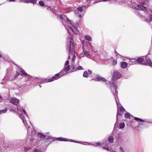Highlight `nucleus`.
<instances>
[{
	"label": "nucleus",
	"instance_id": "nucleus-1",
	"mask_svg": "<svg viewBox=\"0 0 152 152\" xmlns=\"http://www.w3.org/2000/svg\"><path fill=\"white\" fill-rule=\"evenodd\" d=\"M67 50L68 51L69 53L73 54L74 53V43L71 36L67 37Z\"/></svg>",
	"mask_w": 152,
	"mask_h": 152
},
{
	"label": "nucleus",
	"instance_id": "nucleus-2",
	"mask_svg": "<svg viewBox=\"0 0 152 152\" xmlns=\"http://www.w3.org/2000/svg\"><path fill=\"white\" fill-rule=\"evenodd\" d=\"M115 94H114V96L118 109L117 115V119L118 120V115L121 116L122 114L120 112L123 113L125 111V110L119 103L118 99L117 97L118 91L116 90H115Z\"/></svg>",
	"mask_w": 152,
	"mask_h": 152
},
{
	"label": "nucleus",
	"instance_id": "nucleus-3",
	"mask_svg": "<svg viewBox=\"0 0 152 152\" xmlns=\"http://www.w3.org/2000/svg\"><path fill=\"white\" fill-rule=\"evenodd\" d=\"M66 74V73L64 72V71L63 69L58 73L56 74L54 76L52 77L53 79L51 80L50 81H53L54 80L58 79L59 78L62 77L63 76L65 75Z\"/></svg>",
	"mask_w": 152,
	"mask_h": 152
},
{
	"label": "nucleus",
	"instance_id": "nucleus-4",
	"mask_svg": "<svg viewBox=\"0 0 152 152\" xmlns=\"http://www.w3.org/2000/svg\"><path fill=\"white\" fill-rule=\"evenodd\" d=\"M121 74L120 72L117 71H115L113 72L112 80L113 81H115L120 78L121 77Z\"/></svg>",
	"mask_w": 152,
	"mask_h": 152
},
{
	"label": "nucleus",
	"instance_id": "nucleus-5",
	"mask_svg": "<svg viewBox=\"0 0 152 152\" xmlns=\"http://www.w3.org/2000/svg\"><path fill=\"white\" fill-rule=\"evenodd\" d=\"M70 24L74 28V29L73 28H72L71 27H70V28L72 30L73 33L75 34H76V33H75V29L76 31L77 32L79 31V30L77 29V27L78 26V24L76 23L75 24L72 21V22H70Z\"/></svg>",
	"mask_w": 152,
	"mask_h": 152
},
{
	"label": "nucleus",
	"instance_id": "nucleus-6",
	"mask_svg": "<svg viewBox=\"0 0 152 152\" xmlns=\"http://www.w3.org/2000/svg\"><path fill=\"white\" fill-rule=\"evenodd\" d=\"M28 124V126H27V125H26V127L28 128V129H27L28 132V133H31V135L33 136L35 134V131L33 128H32L31 129H30V126L31 125V124L29 125Z\"/></svg>",
	"mask_w": 152,
	"mask_h": 152
},
{
	"label": "nucleus",
	"instance_id": "nucleus-7",
	"mask_svg": "<svg viewBox=\"0 0 152 152\" xmlns=\"http://www.w3.org/2000/svg\"><path fill=\"white\" fill-rule=\"evenodd\" d=\"M134 8L136 10H143L145 11L147 10L146 7L142 4H138L135 6Z\"/></svg>",
	"mask_w": 152,
	"mask_h": 152
},
{
	"label": "nucleus",
	"instance_id": "nucleus-8",
	"mask_svg": "<svg viewBox=\"0 0 152 152\" xmlns=\"http://www.w3.org/2000/svg\"><path fill=\"white\" fill-rule=\"evenodd\" d=\"M56 139L58 141H69L70 142H74L76 143H82L80 142H77L76 141H74L70 139L69 140L68 139L66 138H56Z\"/></svg>",
	"mask_w": 152,
	"mask_h": 152
},
{
	"label": "nucleus",
	"instance_id": "nucleus-9",
	"mask_svg": "<svg viewBox=\"0 0 152 152\" xmlns=\"http://www.w3.org/2000/svg\"><path fill=\"white\" fill-rule=\"evenodd\" d=\"M19 115V117L22 120V121L23 122L24 124L26 126V125H27V126H28V124H29V125L30 124V122L29 121L28 119V120H26V121H25L24 120V118L23 117V115L21 114H20Z\"/></svg>",
	"mask_w": 152,
	"mask_h": 152
},
{
	"label": "nucleus",
	"instance_id": "nucleus-10",
	"mask_svg": "<svg viewBox=\"0 0 152 152\" xmlns=\"http://www.w3.org/2000/svg\"><path fill=\"white\" fill-rule=\"evenodd\" d=\"M19 101V100L18 99L14 97L10 99V102L11 103L17 105L18 104Z\"/></svg>",
	"mask_w": 152,
	"mask_h": 152
},
{
	"label": "nucleus",
	"instance_id": "nucleus-11",
	"mask_svg": "<svg viewBox=\"0 0 152 152\" xmlns=\"http://www.w3.org/2000/svg\"><path fill=\"white\" fill-rule=\"evenodd\" d=\"M94 80L95 81H106V80L105 78L102 77V76L99 75H98L97 76L96 78L94 79Z\"/></svg>",
	"mask_w": 152,
	"mask_h": 152
},
{
	"label": "nucleus",
	"instance_id": "nucleus-12",
	"mask_svg": "<svg viewBox=\"0 0 152 152\" xmlns=\"http://www.w3.org/2000/svg\"><path fill=\"white\" fill-rule=\"evenodd\" d=\"M122 69L126 68L128 66V64L125 62H122L120 63Z\"/></svg>",
	"mask_w": 152,
	"mask_h": 152
},
{
	"label": "nucleus",
	"instance_id": "nucleus-13",
	"mask_svg": "<svg viewBox=\"0 0 152 152\" xmlns=\"http://www.w3.org/2000/svg\"><path fill=\"white\" fill-rule=\"evenodd\" d=\"M136 63L137 61L135 58L131 59L129 61V63L130 65L134 64Z\"/></svg>",
	"mask_w": 152,
	"mask_h": 152
},
{
	"label": "nucleus",
	"instance_id": "nucleus-14",
	"mask_svg": "<svg viewBox=\"0 0 152 152\" xmlns=\"http://www.w3.org/2000/svg\"><path fill=\"white\" fill-rule=\"evenodd\" d=\"M20 75H24L26 77L28 76L29 77H31V76L26 73L24 71L22 70L20 72Z\"/></svg>",
	"mask_w": 152,
	"mask_h": 152
},
{
	"label": "nucleus",
	"instance_id": "nucleus-15",
	"mask_svg": "<svg viewBox=\"0 0 152 152\" xmlns=\"http://www.w3.org/2000/svg\"><path fill=\"white\" fill-rule=\"evenodd\" d=\"M83 53L84 55L82 56V57L86 56L87 58H88L90 55L89 52L86 51H83Z\"/></svg>",
	"mask_w": 152,
	"mask_h": 152
},
{
	"label": "nucleus",
	"instance_id": "nucleus-16",
	"mask_svg": "<svg viewBox=\"0 0 152 152\" xmlns=\"http://www.w3.org/2000/svg\"><path fill=\"white\" fill-rule=\"evenodd\" d=\"M53 79L52 78V77L50 79H49L48 80L47 79H42V83H47L48 82H50L51 81H50L51 80H52Z\"/></svg>",
	"mask_w": 152,
	"mask_h": 152
},
{
	"label": "nucleus",
	"instance_id": "nucleus-17",
	"mask_svg": "<svg viewBox=\"0 0 152 152\" xmlns=\"http://www.w3.org/2000/svg\"><path fill=\"white\" fill-rule=\"evenodd\" d=\"M70 69V66H65L63 70L64 72H66L67 71L69 70Z\"/></svg>",
	"mask_w": 152,
	"mask_h": 152
},
{
	"label": "nucleus",
	"instance_id": "nucleus-18",
	"mask_svg": "<svg viewBox=\"0 0 152 152\" xmlns=\"http://www.w3.org/2000/svg\"><path fill=\"white\" fill-rule=\"evenodd\" d=\"M143 58L142 57H139L138 58L136 59L137 62H138L140 64H142L141 63L143 61Z\"/></svg>",
	"mask_w": 152,
	"mask_h": 152
},
{
	"label": "nucleus",
	"instance_id": "nucleus-19",
	"mask_svg": "<svg viewBox=\"0 0 152 152\" xmlns=\"http://www.w3.org/2000/svg\"><path fill=\"white\" fill-rule=\"evenodd\" d=\"M18 111H20V112H21V110H22L23 111V112L24 113V114L26 115L27 116H28V115H27V114L26 111H25V110H24L23 108H18Z\"/></svg>",
	"mask_w": 152,
	"mask_h": 152
},
{
	"label": "nucleus",
	"instance_id": "nucleus-20",
	"mask_svg": "<svg viewBox=\"0 0 152 152\" xmlns=\"http://www.w3.org/2000/svg\"><path fill=\"white\" fill-rule=\"evenodd\" d=\"M125 124L124 123H120L119 125V129H123L125 127Z\"/></svg>",
	"mask_w": 152,
	"mask_h": 152
},
{
	"label": "nucleus",
	"instance_id": "nucleus-21",
	"mask_svg": "<svg viewBox=\"0 0 152 152\" xmlns=\"http://www.w3.org/2000/svg\"><path fill=\"white\" fill-rule=\"evenodd\" d=\"M85 39L88 41H91L92 40L91 37L89 36L86 35L85 36Z\"/></svg>",
	"mask_w": 152,
	"mask_h": 152
},
{
	"label": "nucleus",
	"instance_id": "nucleus-22",
	"mask_svg": "<svg viewBox=\"0 0 152 152\" xmlns=\"http://www.w3.org/2000/svg\"><path fill=\"white\" fill-rule=\"evenodd\" d=\"M134 120L135 121H139L141 122H146V121H145L137 117H134Z\"/></svg>",
	"mask_w": 152,
	"mask_h": 152
},
{
	"label": "nucleus",
	"instance_id": "nucleus-23",
	"mask_svg": "<svg viewBox=\"0 0 152 152\" xmlns=\"http://www.w3.org/2000/svg\"><path fill=\"white\" fill-rule=\"evenodd\" d=\"M88 76V73L87 71H85L83 74V76L84 77H87Z\"/></svg>",
	"mask_w": 152,
	"mask_h": 152
},
{
	"label": "nucleus",
	"instance_id": "nucleus-24",
	"mask_svg": "<svg viewBox=\"0 0 152 152\" xmlns=\"http://www.w3.org/2000/svg\"><path fill=\"white\" fill-rule=\"evenodd\" d=\"M7 108H5L4 109L0 110V114L6 113L7 111Z\"/></svg>",
	"mask_w": 152,
	"mask_h": 152
},
{
	"label": "nucleus",
	"instance_id": "nucleus-25",
	"mask_svg": "<svg viewBox=\"0 0 152 152\" xmlns=\"http://www.w3.org/2000/svg\"><path fill=\"white\" fill-rule=\"evenodd\" d=\"M113 141V138L112 137L110 136L109 138V142L112 143Z\"/></svg>",
	"mask_w": 152,
	"mask_h": 152
},
{
	"label": "nucleus",
	"instance_id": "nucleus-26",
	"mask_svg": "<svg viewBox=\"0 0 152 152\" xmlns=\"http://www.w3.org/2000/svg\"><path fill=\"white\" fill-rule=\"evenodd\" d=\"M74 12L75 14L76 15H78L80 17H81V15L79 14V11L78 10H75L74 11Z\"/></svg>",
	"mask_w": 152,
	"mask_h": 152
},
{
	"label": "nucleus",
	"instance_id": "nucleus-27",
	"mask_svg": "<svg viewBox=\"0 0 152 152\" xmlns=\"http://www.w3.org/2000/svg\"><path fill=\"white\" fill-rule=\"evenodd\" d=\"M130 114L127 113L125 114V117L126 118H130Z\"/></svg>",
	"mask_w": 152,
	"mask_h": 152
},
{
	"label": "nucleus",
	"instance_id": "nucleus-28",
	"mask_svg": "<svg viewBox=\"0 0 152 152\" xmlns=\"http://www.w3.org/2000/svg\"><path fill=\"white\" fill-rule=\"evenodd\" d=\"M85 6H83L82 7H79L77 8V10H78V11H80V12H82L83 11V7H85Z\"/></svg>",
	"mask_w": 152,
	"mask_h": 152
},
{
	"label": "nucleus",
	"instance_id": "nucleus-29",
	"mask_svg": "<svg viewBox=\"0 0 152 152\" xmlns=\"http://www.w3.org/2000/svg\"><path fill=\"white\" fill-rule=\"evenodd\" d=\"M38 135L40 137H43L44 138L45 137V136L41 133H39L38 134Z\"/></svg>",
	"mask_w": 152,
	"mask_h": 152
},
{
	"label": "nucleus",
	"instance_id": "nucleus-30",
	"mask_svg": "<svg viewBox=\"0 0 152 152\" xmlns=\"http://www.w3.org/2000/svg\"><path fill=\"white\" fill-rule=\"evenodd\" d=\"M39 4L40 5L42 6H44L45 4L44 2L42 1H39Z\"/></svg>",
	"mask_w": 152,
	"mask_h": 152
},
{
	"label": "nucleus",
	"instance_id": "nucleus-31",
	"mask_svg": "<svg viewBox=\"0 0 152 152\" xmlns=\"http://www.w3.org/2000/svg\"><path fill=\"white\" fill-rule=\"evenodd\" d=\"M29 3H35L37 1V0H29Z\"/></svg>",
	"mask_w": 152,
	"mask_h": 152
},
{
	"label": "nucleus",
	"instance_id": "nucleus-32",
	"mask_svg": "<svg viewBox=\"0 0 152 152\" xmlns=\"http://www.w3.org/2000/svg\"><path fill=\"white\" fill-rule=\"evenodd\" d=\"M30 149V148L29 147H25V148H24L25 151V152H26V151H28V150H29Z\"/></svg>",
	"mask_w": 152,
	"mask_h": 152
},
{
	"label": "nucleus",
	"instance_id": "nucleus-33",
	"mask_svg": "<svg viewBox=\"0 0 152 152\" xmlns=\"http://www.w3.org/2000/svg\"><path fill=\"white\" fill-rule=\"evenodd\" d=\"M113 86H112V87H113V89H114L115 90V93L114 94H114H115V90H116V91H117L116 90V86L115 85L113 84Z\"/></svg>",
	"mask_w": 152,
	"mask_h": 152
},
{
	"label": "nucleus",
	"instance_id": "nucleus-34",
	"mask_svg": "<svg viewBox=\"0 0 152 152\" xmlns=\"http://www.w3.org/2000/svg\"><path fill=\"white\" fill-rule=\"evenodd\" d=\"M112 63L113 65H115L117 63V61L116 60H114L112 61Z\"/></svg>",
	"mask_w": 152,
	"mask_h": 152
},
{
	"label": "nucleus",
	"instance_id": "nucleus-35",
	"mask_svg": "<svg viewBox=\"0 0 152 152\" xmlns=\"http://www.w3.org/2000/svg\"><path fill=\"white\" fill-rule=\"evenodd\" d=\"M77 70H82L83 69V68L82 67V66H78L77 68Z\"/></svg>",
	"mask_w": 152,
	"mask_h": 152
},
{
	"label": "nucleus",
	"instance_id": "nucleus-36",
	"mask_svg": "<svg viewBox=\"0 0 152 152\" xmlns=\"http://www.w3.org/2000/svg\"><path fill=\"white\" fill-rule=\"evenodd\" d=\"M20 75V74L19 73H18V72H16V74L15 76V78L17 77Z\"/></svg>",
	"mask_w": 152,
	"mask_h": 152
},
{
	"label": "nucleus",
	"instance_id": "nucleus-37",
	"mask_svg": "<svg viewBox=\"0 0 152 152\" xmlns=\"http://www.w3.org/2000/svg\"><path fill=\"white\" fill-rule=\"evenodd\" d=\"M119 150L120 151H121V152H125V151L124 149L121 147H120Z\"/></svg>",
	"mask_w": 152,
	"mask_h": 152
},
{
	"label": "nucleus",
	"instance_id": "nucleus-38",
	"mask_svg": "<svg viewBox=\"0 0 152 152\" xmlns=\"http://www.w3.org/2000/svg\"><path fill=\"white\" fill-rule=\"evenodd\" d=\"M69 64V61H66L65 64V66H69L68 65Z\"/></svg>",
	"mask_w": 152,
	"mask_h": 152
},
{
	"label": "nucleus",
	"instance_id": "nucleus-39",
	"mask_svg": "<svg viewBox=\"0 0 152 152\" xmlns=\"http://www.w3.org/2000/svg\"><path fill=\"white\" fill-rule=\"evenodd\" d=\"M33 152H42V151H40L39 150H37L36 149H35L33 151Z\"/></svg>",
	"mask_w": 152,
	"mask_h": 152
},
{
	"label": "nucleus",
	"instance_id": "nucleus-40",
	"mask_svg": "<svg viewBox=\"0 0 152 152\" xmlns=\"http://www.w3.org/2000/svg\"><path fill=\"white\" fill-rule=\"evenodd\" d=\"M102 148L103 149H104L108 151H110V150L107 147H103Z\"/></svg>",
	"mask_w": 152,
	"mask_h": 152
},
{
	"label": "nucleus",
	"instance_id": "nucleus-41",
	"mask_svg": "<svg viewBox=\"0 0 152 152\" xmlns=\"http://www.w3.org/2000/svg\"><path fill=\"white\" fill-rule=\"evenodd\" d=\"M75 56L74 55H73L72 58V61H73L75 60Z\"/></svg>",
	"mask_w": 152,
	"mask_h": 152
},
{
	"label": "nucleus",
	"instance_id": "nucleus-42",
	"mask_svg": "<svg viewBox=\"0 0 152 152\" xmlns=\"http://www.w3.org/2000/svg\"><path fill=\"white\" fill-rule=\"evenodd\" d=\"M66 20L69 22L70 23V22H72V21L71 20L68 18H67Z\"/></svg>",
	"mask_w": 152,
	"mask_h": 152
},
{
	"label": "nucleus",
	"instance_id": "nucleus-43",
	"mask_svg": "<svg viewBox=\"0 0 152 152\" xmlns=\"http://www.w3.org/2000/svg\"><path fill=\"white\" fill-rule=\"evenodd\" d=\"M100 145V143L99 142H97L96 143V146H99Z\"/></svg>",
	"mask_w": 152,
	"mask_h": 152
},
{
	"label": "nucleus",
	"instance_id": "nucleus-44",
	"mask_svg": "<svg viewBox=\"0 0 152 152\" xmlns=\"http://www.w3.org/2000/svg\"><path fill=\"white\" fill-rule=\"evenodd\" d=\"M88 71L90 74H91L92 72L91 70H88Z\"/></svg>",
	"mask_w": 152,
	"mask_h": 152
},
{
	"label": "nucleus",
	"instance_id": "nucleus-45",
	"mask_svg": "<svg viewBox=\"0 0 152 152\" xmlns=\"http://www.w3.org/2000/svg\"><path fill=\"white\" fill-rule=\"evenodd\" d=\"M60 17L61 18V19L62 20H63V17L62 15H60Z\"/></svg>",
	"mask_w": 152,
	"mask_h": 152
},
{
	"label": "nucleus",
	"instance_id": "nucleus-46",
	"mask_svg": "<svg viewBox=\"0 0 152 152\" xmlns=\"http://www.w3.org/2000/svg\"><path fill=\"white\" fill-rule=\"evenodd\" d=\"M143 125V124L142 123H141H141H139L138 125V127H140V125Z\"/></svg>",
	"mask_w": 152,
	"mask_h": 152
},
{
	"label": "nucleus",
	"instance_id": "nucleus-47",
	"mask_svg": "<svg viewBox=\"0 0 152 152\" xmlns=\"http://www.w3.org/2000/svg\"><path fill=\"white\" fill-rule=\"evenodd\" d=\"M10 111H14V110L13 108H11L10 109Z\"/></svg>",
	"mask_w": 152,
	"mask_h": 152
},
{
	"label": "nucleus",
	"instance_id": "nucleus-48",
	"mask_svg": "<svg viewBox=\"0 0 152 152\" xmlns=\"http://www.w3.org/2000/svg\"><path fill=\"white\" fill-rule=\"evenodd\" d=\"M106 83L107 84H111L110 82H106Z\"/></svg>",
	"mask_w": 152,
	"mask_h": 152
},
{
	"label": "nucleus",
	"instance_id": "nucleus-49",
	"mask_svg": "<svg viewBox=\"0 0 152 152\" xmlns=\"http://www.w3.org/2000/svg\"><path fill=\"white\" fill-rule=\"evenodd\" d=\"M151 20H152V15H150Z\"/></svg>",
	"mask_w": 152,
	"mask_h": 152
},
{
	"label": "nucleus",
	"instance_id": "nucleus-50",
	"mask_svg": "<svg viewBox=\"0 0 152 152\" xmlns=\"http://www.w3.org/2000/svg\"><path fill=\"white\" fill-rule=\"evenodd\" d=\"M80 55L82 57V56L84 55L83 52L80 54Z\"/></svg>",
	"mask_w": 152,
	"mask_h": 152
},
{
	"label": "nucleus",
	"instance_id": "nucleus-51",
	"mask_svg": "<svg viewBox=\"0 0 152 152\" xmlns=\"http://www.w3.org/2000/svg\"><path fill=\"white\" fill-rule=\"evenodd\" d=\"M82 49H83V51H85L84 50L85 48L83 46V47Z\"/></svg>",
	"mask_w": 152,
	"mask_h": 152
},
{
	"label": "nucleus",
	"instance_id": "nucleus-52",
	"mask_svg": "<svg viewBox=\"0 0 152 152\" xmlns=\"http://www.w3.org/2000/svg\"><path fill=\"white\" fill-rule=\"evenodd\" d=\"M10 2L15 1V0H10Z\"/></svg>",
	"mask_w": 152,
	"mask_h": 152
},
{
	"label": "nucleus",
	"instance_id": "nucleus-53",
	"mask_svg": "<svg viewBox=\"0 0 152 152\" xmlns=\"http://www.w3.org/2000/svg\"><path fill=\"white\" fill-rule=\"evenodd\" d=\"M145 4V3L144 2H142V5H144Z\"/></svg>",
	"mask_w": 152,
	"mask_h": 152
},
{
	"label": "nucleus",
	"instance_id": "nucleus-54",
	"mask_svg": "<svg viewBox=\"0 0 152 152\" xmlns=\"http://www.w3.org/2000/svg\"><path fill=\"white\" fill-rule=\"evenodd\" d=\"M91 49H93V48H94V47H93L92 46H91Z\"/></svg>",
	"mask_w": 152,
	"mask_h": 152
},
{
	"label": "nucleus",
	"instance_id": "nucleus-55",
	"mask_svg": "<svg viewBox=\"0 0 152 152\" xmlns=\"http://www.w3.org/2000/svg\"><path fill=\"white\" fill-rule=\"evenodd\" d=\"M68 58L69 59L70 58V56H69Z\"/></svg>",
	"mask_w": 152,
	"mask_h": 152
},
{
	"label": "nucleus",
	"instance_id": "nucleus-56",
	"mask_svg": "<svg viewBox=\"0 0 152 152\" xmlns=\"http://www.w3.org/2000/svg\"><path fill=\"white\" fill-rule=\"evenodd\" d=\"M1 55L0 54V58H1Z\"/></svg>",
	"mask_w": 152,
	"mask_h": 152
},
{
	"label": "nucleus",
	"instance_id": "nucleus-57",
	"mask_svg": "<svg viewBox=\"0 0 152 152\" xmlns=\"http://www.w3.org/2000/svg\"><path fill=\"white\" fill-rule=\"evenodd\" d=\"M39 86L40 87H41V86L40 85H39Z\"/></svg>",
	"mask_w": 152,
	"mask_h": 152
},
{
	"label": "nucleus",
	"instance_id": "nucleus-58",
	"mask_svg": "<svg viewBox=\"0 0 152 152\" xmlns=\"http://www.w3.org/2000/svg\"><path fill=\"white\" fill-rule=\"evenodd\" d=\"M111 152H116L115 151H110Z\"/></svg>",
	"mask_w": 152,
	"mask_h": 152
},
{
	"label": "nucleus",
	"instance_id": "nucleus-59",
	"mask_svg": "<svg viewBox=\"0 0 152 152\" xmlns=\"http://www.w3.org/2000/svg\"><path fill=\"white\" fill-rule=\"evenodd\" d=\"M86 142V143H88V142Z\"/></svg>",
	"mask_w": 152,
	"mask_h": 152
},
{
	"label": "nucleus",
	"instance_id": "nucleus-60",
	"mask_svg": "<svg viewBox=\"0 0 152 152\" xmlns=\"http://www.w3.org/2000/svg\"><path fill=\"white\" fill-rule=\"evenodd\" d=\"M118 54V55H119L120 56H121L120 55H119V54H118Z\"/></svg>",
	"mask_w": 152,
	"mask_h": 152
},
{
	"label": "nucleus",
	"instance_id": "nucleus-61",
	"mask_svg": "<svg viewBox=\"0 0 152 152\" xmlns=\"http://www.w3.org/2000/svg\"><path fill=\"white\" fill-rule=\"evenodd\" d=\"M49 8H48V9H49Z\"/></svg>",
	"mask_w": 152,
	"mask_h": 152
}]
</instances>
